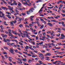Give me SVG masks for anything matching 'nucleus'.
Listing matches in <instances>:
<instances>
[{
    "mask_svg": "<svg viewBox=\"0 0 65 65\" xmlns=\"http://www.w3.org/2000/svg\"><path fill=\"white\" fill-rule=\"evenodd\" d=\"M10 52L11 53V54H13V55H14L15 54H14V51H13V49L12 48H10Z\"/></svg>",
    "mask_w": 65,
    "mask_h": 65,
    "instance_id": "nucleus-1",
    "label": "nucleus"
},
{
    "mask_svg": "<svg viewBox=\"0 0 65 65\" xmlns=\"http://www.w3.org/2000/svg\"><path fill=\"white\" fill-rule=\"evenodd\" d=\"M18 8H24L23 7H21V4L20 3H19L18 4Z\"/></svg>",
    "mask_w": 65,
    "mask_h": 65,
    "instance_id": "nucleus-2",
    "label": "nucleus"
},
{
    "mask_svg": "<svg viewBox=\"0 0 65 65\" xmlns=\"http://www.w3.org/2000/svg\"><path fill=\"white\" fill-rule=\"evenodd\" d=\"M25 2L26 3L24 2H23V4H24V5H26H26H28V6H30V5H29L28 3H27V1H26V2Z\"/></svg>",
    "mask_w": 65,
    "mask_h": 65,
    "instance_id": "nucleus-3",
    "label": "nucleus"
},
{
    "mask_svg": "<svg viewBox=\"0 0 65 65\" xmlns=\"http://www.w3.org/2000/svg\"><path fill=\"white\" fill-rule=\"evenodd\" d=\"M51 55V54L50 53H48L45 54V56H50Z\"/></svg>",
    "mask_w": 65,
    "mask_h": 65,
    "instance_id": "nucleus-4",
    "label": "nucleus"
},
{
    "mask_svg": "<svg viewBox=\"0 0 65 65\" xmlns=\"http://www.w3.org/2000/svg\"><path fill=\"white\" fill-rule=\"evenodd\" d=\"M47 25H49V26L50 27H53V24H52L51 23H47Z\"/></svg>",
    "mask_w": 65,
    "mask_h": 65,
    "instance_id": "nucleus-5",
    "label": "nucleus"
},
{
    "mask_svg": "<svg viewBox=\"0 0 65 65\" xmlns=\"http://www.w3.org/2000/svg\"><path fill=\"white\" fill-rule=\"evenodd\" d=\"M59 54H65V52H57L58 54H59Z\"/></svg>",
    "mask_w": 65,
    "mask_h": 65,
    "instance_id": "nucleus-6",
    "label": "nucleus"
},
{
    "mask_svg": "<svg viewBox=\"0 0 65 65\" xmlns=\"http://www.w3.org/2000/svg\"><path fill=\"white\" fill-rule=\"evenodd\" d=\"M34 16H31L30 17V19L31 21H33V18H34Z\"/></svg>",
    "mask_w": 65,
    "mask_h": 65,
    "instance_id": "nucleus-7",
    "label": "nucleus"
},
{
    "mask_svg": "<svg viewBox=\"0 0 65 65\" xmlns=\"http://www.w3.org/2000/svg\"><path fill=\"white\" fill-rule=\"evenodd\" d=\"M34 9L33 8H31V9H30L29 10V11L30 12H33V10H34L33 9Z\"/></svg>",
    "mask_w": 65,
    "mask_h": 65,
    "instance_id": "nucleus-8",
    "label": "nucleus"
},
{
    "mask_svg": "<svg viewBox=\"0 0 65 65\" xmlns=\"http://www.w3.org/2000/svg\"><path fill=\"white\" fill-rule=\"evenodd\" d=\"M0 27L1 28V29H2V30H4V27H3V26H2V25H1Z\"/></svg>",
    "mask_w": 65,
    "mask_h": 65,
    "instance_id": "nucleus-9",
    "label": "nucleus"
},
{
    "mask_svg": "<svg viewBox=\"0 0 65 65\" xmlns=\"http://www.w3.org/2000/svg\"><path fill=\"white\" fill-rule=\"evenodd\" d=\"M30 47L29 46H26V47H24V48L26 49H28V48H29V47Z\"/></svg>",
    "mask_w": 65,
    "mask_h": 65,
    "instance_id": "nucleus-10",
    "label": "nucleus"
},
{
    "mask_svg": "<svg viewBox=\"0 0 65 65\" xmlns=\"http://www.w3.org/2000/svg\"><path fill=\"white\" fill-rule=\"evenodd\" d=\"M62 6L63 5H60L59 6H58V8H62Z\"/></svg>",
    "mask_w": 65,
    "mask_h": 65,
    "instance_id": "nucleus-11",
    "label": "nucleus"
},
{
    "mask_svg": "<svg viewBox=\"0 0 65 65\" xmlns=\"http://www.w3.org/2000/svg\"><path fill=\"white\" fill-rule=\"evenodd\" d=\"M3 39H4V40H3V41H4L5 42H7V41L6 40V39L5 38H3Z\"/></svg>",
    "mask_w": 65,
    "mask_h": 65,
    "instance_id": "nucleus-12",
    "label": "nucleus"
},
{
    "mask_svg": "<svg viewBox=\"0 0 65 65\" xmlns=\"http://www.w3.org/2000/svg\"><path fill=\"white\" fill-rule=\"evenodd\" d=\"M8 33H10L11 32V30L9 29L8 30Z\"/></svg>",
    "mask_w": 65,
    "mask_h": 65,
    "instance_id": "nucleus-13",
    "label": "nucleus"
},
{
    "mask_svg": "<svg viewBox=\"0 0 65 65\" xmlns=\"http://www.w3.org/2000/svg\"><path fill=\"white\" fill-rule=\"evenodd\" d=\"M7 37V35H5L3 37V38H6Z\"/></svg>",
    "mask_w": 65,
    "mask_h": 65,
    "instance_id": "nucleus-14",
    "label": "nucleus"
},
{
    "mask_svg": "<svg viewBox=\"0 0 65 65\" xmlns=\"http://www.w3.org/2000/svg\"><path fill=\"white\" fill-rule=\"evenodd\" d=\"M8 34H9L8 35L9 36H10L12 35V33L11 32L10 33H8Z\"/></svg>",
    "mask_w": 65,
    "mask_h": 65,
    "instance_id": "nucleus-15",
    "label": "nucleus"
},
{
    "mask_svg": "<svg viewBox=\"0 0 65 65\" xmlns=\"http://www.w3.org/2000/svg\"><path fill=\"white\" fill-rule=\"evenodd\" d=\"M26 13L27 14H30V11H27L26 12Z\"/></svg>",
    "mask_w": 65,
    "mask_h": 65,
    "instance_id": "nucleus-16",
    "label": "nucleus"
},
{
    "mask_svg": "<svg viewBox=\"0 0 65 65\" xmlns=\"http://www.w3.org/2000/svg\"><path fill=\"white\" fill-rule=\"evenodd\" d=\"M19 14V13H17V14H14V15H15V17L17 18L18 17H17V16H16V15H17V14Z\"/></svg>",
    "mask_w": 65,
    "mask_h": 65,
    "instance_id": "nucleus-17",
    "label": "nucleus"
},
{
    "mask_svg": "<svg viewBox=\"0 0 65 65\" xmlns=\"http://www.w3.org/2000/svg\"><path fill=\"white\" fill-rule=\"evenodd\" d=\"M2 17L3 19H4V20H7V18H6L5 17H4V16H2Z\"/></svg>",
    "mask_w": 65,
    "mask_h": 65,
    "instance_id": "nucleus-18",
    "label": "nucleus"
},
{
    "mask_svg": "<svg viewBox=\"0 0 65 65\" xmlns=\"http://www.w3.org/2000/svg\"><path fill=\"white\" fill-rule=\"evenodd\" d=\"M53 64H57V62L56 61L55 62H53Z\"/></svg>",
    "mask_w": 65,
    "mask_h": 65,
    "instance_id": "nucleus-19",
    "label": "nucleus"
},
{
    "mask_svg": "<svg viewBox=\"0 0 65 65\" xmlns=\"http://www.w3.org/2000/svg\"><path fill=\"white\" fill-rule=\"evenodd\" d=\"M2 60H4V59H5V58L4 57V56H2Z\"/></svg>",
    "mask_w": 65,
    "mask_h": 65,
    "instance_id": "nucleus-20",
    "label": "nucleus"
},
{
    "mask_svg": "<svg viewBox=\"0 0 65 65\" xmlns=\"http://www.w3.org/2000/svg\"><path fill=\"white\" fill-rule=\"evenodd\" d=\"M11 26H14V24H13L11 22Z\"/></svg>",
    "mask_w": 65,
    "mask_h": 65,
    "instance_id": "nucleus-21",
    "label": "nucleus"
},
{
    "mask_svg": "<svg viewBox=\"0 0 65 65\" xmlns=\"http://www.w3.org/2000/svg\"><path fill=\"white\" fill-rule=\"evenodd\" d=\"M46 5V4H44L43 5V7L41 8H43V7L45 6V5Z\"/></svg>",
    "mask_w": 65,
    "mask_h": 65,
    "instance_id": "nucleus-22",
    "label": "nucleus"
},
{
    "mask_svg": "<svg viewBox=\"0 0 65 65\" xmlns=\"http://www.w3.org/2000/svg\"><path fill=\"white\" fill-rule=\"evenodd\" d=\"M42 11V8H41L40 10L39 11L38 13H40V14H41V13H40V12H40V11Z\"/></svg>",
    "mask_w": 65,
    "mask_h": 65,
    "instance_id": "nucleus-23",
    "label": "nucleus"
},
{
    "mask_svg": "<svg viewBox=\"0 0 65 65\" xmlns=\"http://www.w3.org/2000/svg\"><path fill=\"white\" fill-rule=\"evenodd\" d=\"M18 60L19 61H22V60H21V59L19 58H18Z\"/></svg>",
    "mask_w": 65,
    "mask_h": 65,
    "instance_id": "nucleus-24",
    "label": "nucleus"
},
{
    "mask_svg": "<svg viewBox=\"0 0 65 65\" xmlns=\"http://www.w3.org/2000/svg\"><path fill=\"white\" fill-rule=\"evenodd\" d=\"M61 36L62 37H65V36H64V34H62L61 35Z\"/></svg>",
    "mask_w": 65,
    "mask_h": 65,
    "instance_id": "nucleus-25",
    "label": "nucleus"
},
{
    "mask_svg": "<svg viewBox=\"0 0 65 65\" xmlns=\"http://www.w3.org/2000/svg\"><path fill=\"white\" fill-rule=\"evenodd\" d=\"M23 25H22V24H20L19 25V27H23Z\"/></svg>",
    "mask_w": 65,
    "mask_h": 65,
    "instance_id": "nucleus-26",
    "label": "nucleus"
},
{
    "mask_svg": "<svg viewBox=\"0 0 65 65\" xmlns=\"http://www.w3.org/2000/svg\"><path fill=\"white\" fill-rule=\"evenodd\" d=\"M21 14H22V15H23V16L25 15V14H26L25 13H21Z\"/></svg>",
    "mask_w": 65,
    "mask_h": 65,
    "instance_id": "nucleus-27",
    "label": "nucleus"
},
{
    "mask_svg": "<svg viewBox=\"0 0 65 65\" xmlns=\"http://www.w3.org/2000/svg\"><path fill=\"white\" fill-rule=\"evenodd\" d=\"M4 0H3L2 1H3V2H4V3H5V4H7V3L6 2H4Z\"/></svg>",
    "mask_w": 65,
    "mask_h": 65,
    "instance_id": "nucleus-28",
    "label": "nucleus"
},
{
    "mask_svg": "<svg viewBox=\"0 0 65 65\" xmlns=\"http://www.w3.org/2000/svg\"><path fill=\"white\" fill-rule=\"evenodd\" d=\"M56 22V20H51V22Z\"/></svg>",
    "mask_w": 65,
    "mask_h": 65,
    "instance_id": "nucleus-29",
    "label": "nucleus"
},
{
    "mask_svg": "<svg viewBox=\"0 0 65 65\" xmlns=\"http://www.w3.org/2000/svg\"><path fill=\"white\" fill-rule=\"evenodd\" d=\"M61 0H59L58 1V2H57V4H59V3H61Z\"/></svg>",
    "mask_w": 65,
    "mask_h": 65,
    "instance_id": "nucleus-30",
    "label": "nucleus"
},
{
    "mask_svg": "<svg viewBox=\"0 0 65 65\" xmlns=\"http://www.w3.org/2000/svg\"><path fill=\"white\" fill-rule=\"evenodd\" d=\"M13 4L14 5H17V3L15 2H14Z\"/></svg>",
    "mask_w": 65,
    "mask_h": 65,
    "instance_id": "nucleus-31",
    "label": "nucleus"
},
{
    "mask_svg": "<svg viewBox=\"0 0 65 65\" xmlns=\"http://www.w3.org/2000/svg\"><path fill=\"white\" fill-rule=\"evenodd\" d=\"M11 45L12 46H13V45H14V43H11Z\"/></svg>",
    "mask_w": 65,
    "mask_h": 65,
    "instance_id": "nucleus-32",
    "label": "nucleus"
},
{
    "mask_svg": "<svg viewBox=\"0 0 65 65\" xmlns=\"http://www.w3.org/2000/svg\"><path fill=\"white\" fill-rule=\"evenodd\" d=\"M44 27V25H42L41 26V28H40L41 29H42Z\"/></svg>",
    "mask_w": 65,
    "mask_h": 65,
    "instance_id": "nucleus-33",
    "label": "nucleus"
},
{
    "mask_svg": "<svg viewBox=\"0 0 65 65\" xmlns=\"http://www.w3.org/2000/svg\"><path fill=\"white\" fill-rule=\"evenodd\" d=\"M5 57L6 59H7V58H8L7 56V55H5Z\"/></svg>",
    "mask_w": 65,
    "mask_h": 65,
    "instance_id": "nucleus-34",
    "label": "nucleus"
},
{
    "mask_svg": "<svg viewBox=\"0 0 65 65\" xmlns=\"http://www.w3.org/2000/svg\"><path fill=\"white\" fill-rule=\"evenodd\" d=\"M54 7V6H52L51 7H47L48 8H52Z\"/></svg>",
    "mask_w": 65,
    "mask_h": 65,
    "instance_id": "nucleus-35",
    "label": "nucleus"
},
{
    "mask_svg": "<svg viewBox=\"0 0 65 65\" xmlns=\"http://www.w3.org/2000/svg\"><path fill=\"white\" fill-rule=\"evenodd\" d=\"M18 24H20L21 22V20H18Z\"/></svg>",
    "mask_w": 65,
    "mask_h": 65,
    "instance_id": "nucleus-36",
    "label": "nucleus"
},
{
    "mask_svg": "<svg viewBox=\"0 0 65 65\" xmlns=\"http://www.w3.org/2000/svg\"><path fill=\"white\" fill-rule=\"evenodd\" d=\"M6 40L7 42V41H10V39H6Z\"/></svg>",
    "mask_w": 65,
    "mask_h": 65,
    "instance_id": "nucleus-37",
    "label": "nucleus"
},
{
    "mask_svg": "<svg viewBox=\"0 0 65 65\" xmlns=\"http://www.w3.org/2000/svg\"><path fill=\"white\" fill-rule=\"evenodd\" d=\"M37 23L38 24V26H39V25H40L39 24V22L38 21H37Z\"/></svg>",
    "mask_w": 65,
    "mask_h": 65,
    "instance_id": "nucleus-38",
    "label": "nucleus"
},
{
    "mask_svg": "<svg viewBox=\"0 0 65 65\" xmlns=\"http://www.w3.org/2000/svg\"><path fill=\"white\" fill-rule=\"evenodd\" d=\"M13 23H14V24L16 23H17V21L15 20H14V21L13 22Z\"/></svg>",
    "mask_w": 65,
    "mask_h": 65,
    "instance_id": "nucleus-39",
    "label": "nucleus"
},
{
    "mask_svg": "<svg viewBox=\"0 0 65 65\" xmlns=\"http://www.w3.org/2000/svg\"><path fill=\"white\" fill-rule=\"evenodd\" d=\"M38 61H39V64L40 65V63H41V62H42V61H40V60H39Z\"/></svg>",
    "mask_w": 65,
    "mask_h": 65,
    "instance_id": "nucleus-40",
    "label": "nucleus"
},
{
    "mask_svg": "<svg viewBox=\"0 0 65 65\" xmlns=\"http://www.w3.org/2000/svg\"><path fill=\"white\" fill-rule=\"evenodd\" d=\"M51 44H52V46H55V44H54V43H51Z\"/></svg>",
    "mask_w": 65,
    "mask_h": 65,
    "instance_id": "nucleus-41",
    "label": "nucleus"
},
{
    "mask_svg": "<svg viewBox=\"0 0 65 65\" xmlns=\"http://www.w3.org/2000/svg\"><path fill=\"white\" fill-rule=\"evenodd\" d=\"M31 42L32 43V44H34V45H35V42L34 41H33L32 42L31 41Z\"/></svg>",
    "mask_w": 65,
    "mask_h": 65,
    "instance_id": "nucleus-42",
    "label": "nucleus"
},
{
    "mask_svg": "<svg viewBox=\"0 0 65 65\" xmlns=\"http://www.w3.org/2000/svg\"><path fill=\"white\" fill-rule=\"evenodd\" d=\"M38 1H39V2H43V0H38Z\"/></svg>",
    "mask_w": 65,
    "mask_h": 65,
    "instance_id": "nucleus-43",
    "label": "nucleus"
},
{
    "mask_svg": "<svg viewBox=\"0 0 65 65\" xmlns=\"http://www.w3.org/2000/svg\"><path fill=\"white\" fill-rule=\"evenodd\" d=\"M14 51H15L16 53H18V51L17 50H14Z\"/></svg>",
    "mask_w": 65,
    "mask_h": 65,
    "instance_id": "nucleus-44",
    "label": "nucleus"
},
{
    "mask_svg": "<svg viewBox=\"0 0 65 65\" xmlns=\"http://www.w3.org/2000/svg\"><path fill=\"white\" fill-rule=\"evenodd\" d=\"M40 20H41V21H42V22H43V21H44V20H43V19L41 18L40 19Z\"/></svg>",
    "mask_w": 65,
    "mask_h": 65,
    "instance_id": "nucleus-45",
    "label": "nucleus"
},
{
    "mask_svg": "<svg viewBox=\"0 0 65 65\" xmlns=\"http://www.w3.org/2000/svg\"><path fill=\"white\" fill-rule=\"evenodd\" d=\"M64 1H62L61 0V3H64Z\"/></svg>",
    "mask_w": 65,
    "mask_h": 65,
    "instance_id": "nucleus-46",
    "label": "nucleus"
},
{
    "mask_svg": "<svg viewBox=\"0 0 65 65\" xmlns=\"http://www.w3.org/2000/svg\"><path fill=\"white\" fill-rule=\"evenodd\" d=\"M14 34H15V35H17V32L16 31H15L14 32Z\"/></svg>",
    "mask_w": 65,
    "mask_h": 65,
    "instance_id": "nucleus-47",
    "label": "nucleus"
},
{
    "mask_svg": "<svg viewBox=\"0 0 65 65\" xmlns=\"http://www.w3.org/2000/svg\"><path fill=\"white\" fill-rule=\"evenodd\" d=\"M7 44L8 45H11V44L10 43H7Z\"/></svg>",
    "mask_w": 65,
    "mask_h": 65,
    "instance_id": "nucleus-48",
    "label": "nucleus"
},
{
    "mask_svg": "<svg viewBox=\"0 0 65 65\" xmlns=\"http://www.w3.org/2000/svg\"><path fill=\"white\" fill-rule=\"evenodd\" d=\"M26 37L28 38H30V36H28V34L26 35Z\"/></svg>",
    "mask_w": 65,
    "mask_h": 65,
    "instance_id": "nucleus-49",
    "label": "nucleus"
},
{
    "mask_svg": "<svg viewBox=\"0 0 65 65\" xmlns=\"http://www.w3.org/2000/svg\"><path fill=\"white\" fill-rule=\"evenodd\" d=\"M4 48H5L6 50H8V48H7L6 47H4Z\"/></svg>",
    "mask_w": 65,
    "mask_h": 65,
    "instance_id": "nucleus-50",
    "label": "nucleus"
},
{
    "mask_svg": "<svg viewBox=\"0 0 65 65\" xmlns=\"http://www.w3.org/2000/svg\"><path fill=\"white\" fill-rule=\"evenodd\" d=\"M15 10L16 12H19V11H18L17 9H15Z\"/></svg>",
    "mask_w": 65,
    "mask_h": 65,
    "instance_id": "nucleus-51",
    "label": "nucleus"
},
{
    "mask_svg": "<svg viewBox=\"0 0 65 65\" xmlns=\"http://www.w3.org/2000/svg\"><path fill=\"white\" fill-rule=\"evenodd\" d=\"M30 61L31 60L30 59H29V61H28V62L29 63H31V62Z\"/></svg>",
    "mask_w": 65,
    "mask_h": 65,
    "instance_id": "nucleus-52",
    "label": "nucleus"
},
{
    "mask_svg": "<svg viewBox=\"0 0 65 65\" xmlns=\"http://www.w3.org/2000/svg\"><path fill=\"white\" fill-rule=\"evenodd\" d=\"M8 3L9 4V5H11V2H8Z\"/></svg>",
    "mask_w": 65,
    "mask_h": 65,
    "instance_id": "nucleus-53",
    "label": "nucleus"
},
{
    "mask_svg": "<svg viewBox=\"0 0 65 65\" xmlns=\"http://www.w3.org/2000/svg\"><path fill=\"white\" fill-rule=\"evenodd\" d=\"M50 38L51 39H52L54 38V37H53V36H51Z\"/></svg>",
    "mask_w": 65,
    "mask_h": 65,
    "instance_id": "nucleus-54",
    "label": "nucleus"
},
{
    "mask_svg": "<svg viewBox=\"0 0 65 65\" xmlns=\"http://www.w3.org/2000/svg\"><path fill=\"white\" fill-rule=\"evenodd\" d=\"M1 8H7L6 7H1Z\"/></svg>",
    "mask_w": 65,
    "mask_h": 65,
    "instance_id": "nucleus-55",
    "label": "nucleus"
},
{
    "mask_svg": "<svg viewBox=\"0 0 65 65\" xmlns=\"http://www.w3.org/2000/svg\"><path fill=\"white\" fill-rule=\"evenodd\" d=\"M0 31L1 32H2L3 33V32H4V31L3 30H1Z\"/></svg>",
    "mask_w": 65,
    "mask_h": 65,
    "instance_id": "nucleus-56",
    "label": "nucleus"
},
{
    "mask_svg": "<svg viewBox=\"0 0 65 65\" xmlns=\"http://www.w3.org/2000/svg\"><path fill=\"white\" fill-rule=\"evenodd\" d=\"M40 16H41V17H44V15H43V14H41V15L40 14Z\"/></svg>",
    "mask_w": 65,
    "mask_h": 65,
    "instance_id": "nucleus-57",
    "label": "nucleus"
},
{
    "mask_svg": "<svg viewBox=\"0 0 65 65\" xmlns=\"http://www.w3.org/2000/svg\"><path fill=\"white\" fill-rule=\"evenodd\" d=\"M35 65H40V64H39V63H37L35 64Z\"/></svg>",
    "mask_w": 65,
    "mask_h": 65,
    "instance_id": "nucleus-58",
    "label": "nucleus"
},
{
    "mask_svg": "<svg viewBox=\"0 0 65 65\" xmlns=\"http://www.w3.org/2000/svg\"><path fill=\"white\" fill-rule=\"evenodd\" d=\"M9 10H10L12 11V10H13V8H9Z\"/></svg>",
    "mask_w": 65,
    "mask_h": 65,
    "instance_id": "nucleus-59",
    "label": "nucleus"
},
{
    "mask_svg": "<svg viewBox=\"0 0 65 65\" xmlns=\"http://www.w3.org/2000/svg\"><path fill=\"white\" fill-rule=\"evenodd\" d=\"M19 20L21 21L22 20V18H19Z\"/></svg>",
    "mask_w": 65,
    "mask_h": 65,
    "instance_id": "nucleus-60",
    "label": "nucleus"
},
{
    "mask_svg": "<svg viewBox=\"0 0 65 65\" xmlns=\"http://www.w3.org/2000/svg\"><path fill=\"white\" fill-rule=\"evenodd\" d=\"M4 54H5H5L7 55V52H5L4 53Z\"/></svg>",
    "mask_w": 65,
    "mask_h": 65,
    "instance_id": "nucleus-61",
    "label": "nucleus"
},
{
    "mask_svg": "<svg viewBox=\"0 0 65 65\" xmlns=\"http://www.w3.org/2000/svg\"><path fill=\"white\" fill-rule=\"evenodd\" d=\"M47 37H48V38H50V36L48 35H47Z\"/></svg>",
    "mask_w": 65,
    "mask_h": 65,
    "instance_id": "nucleus-62",
    "label": "nucleus"
},
{
    "mask_svg": "<svg viewBox=\"0 0 65 65\" xmlns=\"http://www.w3.org/2000/svg\"><path fill=\"white\" fill-rule=\"evenodd\" d=\"M58 44H59V45H63V44H61V43H57Z\"/></svg>",
    "mask_w": 65,
    "mask_h": 65,
    "instance_id": "nucleus-63",
    "label": "nucleus"
},
{
    "mask_svg": "<svg viewBox=\"0 0 65 65\" xmlns=\"http://www.w3.org/2000/svg\"><path fill=\"white\" fill-rule=\"evenodd\" d=\"M8 7L9 8H11L10 6H8Z\"/></svg>",
    "mask_w": 65,
    "mask_h": 65,
    "instance_id": "nucleus-64",
    "label": "nucleus"
}]
</instances>
